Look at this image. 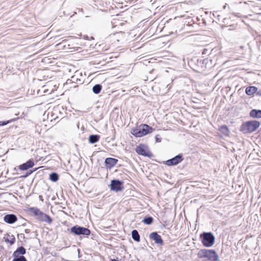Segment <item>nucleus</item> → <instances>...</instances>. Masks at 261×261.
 Here are the masks:
<instances>
[{"label": "nucleus", "mask_w": 261, "mask_h": 261, "mask_svg": "<svg viewBox=\"0 0 261 261\" xmlns=\"http://www.w3.org/2000/svg\"><path fill=\"white\" fill-rule=\"evenodd\" d=\"M34 165V160L31 159L28 160L26 163L20 165L19 168L20 170H27L30 168H32Z\"/></svg>", "instance_id": "obj_12"}, {"label": "nucleus", "mask_w": 261, "mask_h": 261, "mask_svg": "<svg viewBox=\"0 0 261 261\" xmlns=\"http://www.w3.org/2000/svg\"><path fill=\"white\" fill-rule=\"evenodd\" d=\"M51 254L53 255V256H57V253L55 252L54 253V254L52 253Z\"/></svg>", "instance_id": "obj_31"}, {"label": "nucleus", "mask_w": 261, "mask_h": 261, "mask_svg": "<svg viewBox=\"0 0 261 261\" xmlns=\"http://www.w3.org/2000/svg\"><path fill=\"white\" fill-rule=\"evenodd\" d=\"M257 88L254 86H249L246 88L245 92L248 95H252L257 92Z\"/></svg>", "instance_id": "obj_15"}, {"label": "nucleus", "mask_w": 261, "mask_h": 261, "mask_svg": "<svg viewBox=\"0 0 261 261\" xmlns=\"http://www.w3.org/2000/svg\"><path fill=\"white\" fill-rule=\"evenodd\" d=\"M30 212L36 216L37 219L40 221L44 222L49 224L53 222L52 218L49 215L43 213L38 208L31 207Z\"/></svg>", "instance_id": "obj_2"}, {"label": "nucleus", "mask_w": 261, "mask_h": 261, "mask_svg": "<svg viewBox=\"0 0 261 261\" xmlns=\"http://www.w3.org/2000/svg\"><path fill=\"white\" fill-rule=\"evenodd\" d=\"M184 160V157L182 154H179L174 158L167 160L165 162V164L167 166H175L181 163Z\"/></svg>", "instance_id": "obj_7"}, {"label": "nucleus", "mask_w": 261, "mask_h": 261, "mask_svg": "<svg viewBox=\"0 0 261 261\" xmlns=\"http://www.w3.org/2000/svg\"><path fill=\"white\" fill-rule=\"evenodd\" d=\"M256 93V95H258V96H261V90H259L258 91L257 90V92H255Z\"/></svg>", "instance_id": "obj_28"}, {"label": "nucleus", "mask_w": 261, "mask_h": 261, "mask_svg": "<svg viewBox=\"0 0 261 261\" xmlns=\"http://www.w3.org/2000/svg\"><path fill=\"white\" fill-rule=\"evenodd\" d=\"M132 237L133 239L135 241H136L137 242H139L140 241V234H139L138 231L137 230L134 229L132 230Z\"/></svg>", "instance_id": "obj_19"}, {"label": "nucleus", "mask_w": 261, "mask_h": 261, "mask_svg": "<svg viewBox=\"0 0 261 261\" xmlns=\"http://www.w3.org/2000/svg\"><path fill=\"white\" fill-rule=\"evenodd\" d=\"M24 232L26 233H29L30 232V230L29 229H25L24 230Z\"/></svg>", "instance_id": "obj_29"}, {"label": "nucleus", "mask_w": 261, "mask_h": 261, "mask_svg": "<svg viewBox=\"0 0 261 261\" xmlns=\"http://www.w3.org/2000/svg\"><path fill=\"white\" fill-rule=\"evenodd\" d=\"M39 199H40L41 201H43V198L42 196H41V195H39Z\"/></svg>", "instance_id": "obj_30"}, {"label": "nucleus", "mask_w": 261, "mask_h": 261, "mask_svg": "<svg viewBox=\"0 0 261 261\" xmlns=\"http://www.w3.org/2000/svg\"><path fill=\"white\" fill-rule=\"evenodd\" d=\"M25 223L22 224V226H25Z\"/></svg>", "instance_id": "obj_33"}, {"label": "nucleus", "mask_w": 261, "mask_h": 261, "mask_svg": "<svg viewBox=\"0 0 261 261\" xmlns=\"http://www.w3.org/2000/svg\"><path fill=\"white\" fill-rule=\"evenodd\" d=\"M14 119H12L11 120L8 121H0V126H4L7 125V124L9 123L10 122L14 121Z\"/></svg>", "instance_id": "obj_25"}, {"label": "nucleus", "mask_w": 261, "mask_h": 261, "mask_svg": "<svg viewBox=\"0 0 261 261\" xmlns=\"http://www.w3.org/2000/svg\"><path fill=\"white\" fill-rule=\"evenodd\" d=\"M70 232L76 236H85L88 237L90 235L91 231L87 228L76 225L70 228Z\"/></svg>", "instance_id": "obj_6"}, {"label": "nucleus", "mask_w": 261, "mask_h": 261, "mask_svg": "<svg viewBox=\"0 0 261 261\" xmlns=\"http://www.w3.org/2000/svg\"><path fill=\"white\" fill-rule=\"evenodd\" d=\"M200 258H206L209 261H219V256L213 249H203L199 250L197 254Z\"/></svg>", "instance_id": "obj_1"}, {"label": "nucleus", "mask_w": 261, "mask_h": 261, "mask_svg": "<svg viewBox=\"0 0 261 261\" xmlns=\"http://www.w3.org/2000/svg\"><path fill=\"white\" fill-rule=\"evenodd\" d=\"M153 221V219L151 216L146 217H145L143 220L142 222L147 225H150L152 223Z\"/></svg>", "instance_id": "obj_22"}, {"label": "nucleus", "mask_w": 261, "mask_h": 261, "mask_svg": "<svg viewBox=\"0 0 261 261\" xmlns=\"http://www.w3.org/2000/svg\"><path fill=\"white\" fill-rule=\"evenodd\" d=\"M102 89V86L100 84H96L92 88V91L94 93L99 94Z\"/></svg>", "instance_id": "obj_20"}, {"label": "nucleus", "mask_w": 261, "mask_h": 261, "mask_svg": "<svg viewBox=\"0 0 261 261\" xmlns=\"http://www.w3.org/2000/svg\"><path fill=\"white\" fill-rule=\"evenodd\" d=\"M149 238L154 241V243L159 245H163L164 241L161 237L156 232H152L149 234Z\"/></svg>", "instance_id": "obj_10"}, {"label": "nucleus", "mask_w": 261, "mask_h": 261, "mask_svg": "<svg viewBox=\"0 0 261 261\" xmlns=\"http://www.w3.org/2000/svg\"><path fill=\"white\" fill-rule=\"evenodd\" d=\"M155 141L156 142H160L161 141V138H158V135H156L155 136Z\"/></svg>", "instance_id": "obj_27"}, {"label": "nucleus", "mask_w": 261, "mask_h": 261, "mask_svg": "<svg viewBox=\"0 0 261 261\" xmlns=\"http://www.w3.org/2000/svg\"><path fill=\"white\" fill-rule=\"evenodd\" d=\"M38 168H36L34 169L33 170H30L28 173H27L26 175L24 176V177H27L29 175H30L31 173H32L33 172L36 171Z\"/></svg>", "instance_id": "obj_26"}, {"label": "nucleus", "mask_w": 261, "mask_h": 261, "mask_svg": "<svg viewBox=\"0 0 261 261\" xmlns=\"http://www.w3.org/2000/svg\"><path fill=\"white\" fill-rule=\"evenodd\" d=\"M140 126L141 127V130H142L144 136L152 132V127L149 126L147 124H142L141 125H140Z\"/></svg>", "instance_id": "obj_14"}, {"label": "nucleus", "mask_w": 261, "mask_h": 261, "mask_svg": "<svg viewBox=\"0 0 261 261\" xmlns=\"http://www.w3.org/2000/svg\"><path fill=\"white\" fill-rule=\"evenodd\" d=\"M5 222L8 224H13L17 220L16 216L14 214H7L4 217Z\"/></svg>", "instance_id": "obj_13"}, {"label": "nucleus", "mask_w": 261, "mask_h": 261, "mask_svg": "<svg viewBox=\"0 0 261 261\" xmlns=\"http://www.w3.org/2000/svg\"><path fill=\"white\" fill-rule=\"evenodd\" d=\"M26 253V249L23 246L18 247L12 254V261H28L23 256Z\"/></svg>", "instance_id": "obj_5"}, {"label": "nucleus", "mask_w": 261, "mask_h": 261, "mask_svg": "<svg viewBox=\"0 0 261 261\" xmlns=\"http://www.w3.org/2000/svg\"><path fill=\"white\" fill-rule=\"evenodd\" d=\"M203 245L206 247L212 246L215 242V237L211 232H204L200 235Z\"/></svg>", "instance_id": "obj_3"}, {"label": "nucleus", "mask_w": 261, "mask_h": 261, "mask_svg": "<svg viewBox=\"0 0 261 261\" xmlns=\"http://www.w3.org/2000/svg\"><path fill=\"white\" fill-rule=\"evenodd\" d=\"M123 182L118 179H113L111 182V190L118 192L121 191L123 189Z\"/></svg>", "instance_id": "obj_8"}, {"label": "nucleus", "mask_w": 261, "mask_h": 261, "mask_svg": "<svg viewBox=\"0 0 261 261\" xmlns=\"http://www.w3.org/2000/svg\"><path fill=\"white\" fill-rule=\"evenodd\" d=\"M132 134L136 137H141L144 136L142 130H141V126H140L138 128H136L134 129L133 130Z\"/></svg>", "instance_id": "obj_16"}, {"label": "nucleus", "mask_w": 261, "mask_h": 261, "mask_svg": "<svg viewBox=\"0 0 261 261\" xmlns=\"http://www.w3.org/2000/svg\"><path fill=\"white\" fill-rule=\"evenodd\" d=\"M111 261H119V260H117L116 259H112Z\"/></svg>", "instance_id": "obj_32"}, {"label": "nucleus", "mask_w": 261, "mask_h": 261, "mask_svg": "<svg viewBox=\"0 0 261 261\" xmlns=\"http://www.w3.org/2000/svg\"><path fill=\"white\" fill-rule=\"evenodd\" d=\"M136 151L138 154L144 156L151 157L152 156V153L149 151H147L144 145L142 144L137 146Z\"/></svg>", "instance_id": "obj_9"}, {"label": "nucleus", "mask_w": 261, "mask_h": 261, "mask_svg": "<svg viewBox=\"0 0 261 261\" xmlns=\"http://www.w3.org/2000/svg\"><path fill=\"white\" fill-rule=\"evenodd\" d=\"M118 162V160L115 158H107L105 159V163L107 168L111 169L114 167Z\"/></svg>", "instance_id": "obj_11"}, {"label": "nucleus", "mask_w": 261, "mask_h": 261, "mask_svg": "<svg viewBox=\"0 0 261 261\" xmlns=\"http://www.w3.org/2000/svg\"><path fill=\"white\" fill-rule=\"evenodd\" d=\"M250 116L253 118H261V110H252L250 112Z\"/></svg>", "instance_id": "obj_17"}, {"label": "nucleus", "mask_w": 261, "mask_h": 261, "mask_svg": "<svg viewBox=\"0 0 261 261\" xmlns=\"http://www.w3.org/2000/svg\"><path fill=\"white\" fill-rule=\"evenodd\" d=\"M100 139V137L98 135H91L89 136V142L91 144H94L97 142Z\"/></svg>", "instance_id": "obj_18"}, {"label": "nucleus", "mask_w": 261, "mask_h": 261, "mask_svg": "<svg viewBox=\"0 0 261 261\" xmlns=\"http://www.w3.org/2000/svg\"><path fill=\"white\" fill-rule=\"evenodd\" d=\"M219 130L224 135H227L229 133V129L228 127L225 125L221 126L219 128Z\"/></svg>", "instance_id": "obj_23"}, {"label": "nucleus", "mask_w": 261, "mask_h": 261, "mask_svg": "<svg viewBox=\"0 0 261 261\" xmlns=\"http://www.w3.org/2000/svg\"><path fill=\"white\" fill-rule=\"evenodd\" d=\"M59 176L56 172H52L49 175V179L53 181L56 182L59 180Z\"/></svg>", "instance_id": "obj_21"}, {"label": "nucleus", "mask_w": 261, "mask_h": 261, "mask_svg": "<svg viewBox=\"0 0 261 261\" xmlns=\"http://www.w3.org/2000/svg\"><path fill=\"white\" fill-rule=\"evenodd\" d=\"M259 125V122L256 120L247 121L242 125V129L245 133H251L256 130Z\"/></svg>", "instance_id": "obj_4"}, {"label": "nucleus", "mask_w": 261, "mask_h": 261, "mask_svg": "<svg viewBox=\"0 0 261 261\" xmlns=\"http://www.w3.org/2000/svg\"><path fill=\"white\" fill-rule=\"evenodd\" d=\"M10 239L4 238L5 242H7V243H9L10 244V245H13L15 242V238L14 237V236L13 235H11V236H10Z\"/></svg>", "instance_id": "obj_24"}]
</instances>
